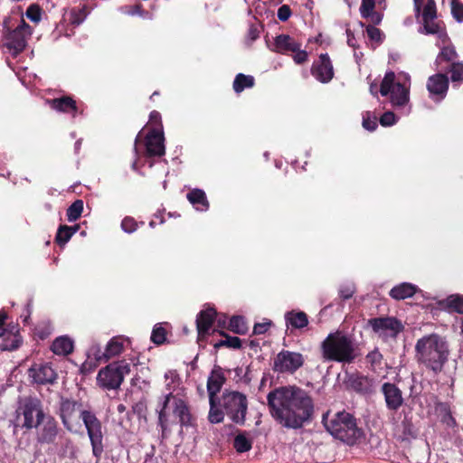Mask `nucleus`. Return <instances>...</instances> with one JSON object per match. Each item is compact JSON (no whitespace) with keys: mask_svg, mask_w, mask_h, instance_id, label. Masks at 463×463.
I'll return each instance as SVG.
<instances>
[{"mask_svg":"<svg viewBox=\"0 0 463 463\" xmlns=\"http://www.w3.org/2000/svg\"><path fill=\"white\" fill-rule=\"evenodd\" d=\"M52 351L58 355H68L73 351V342L68 336L57 337L52 342Z\"/></svg>","mask_w":463,"mask_h":463,"instance_id":"27","label":"nucleus"},{"mask_svg":"<svg viewBox=\"0 0 463 463\" xmlns=\"http://www.w3.org/2000/svg\"><path fill=\"white\" fill-rule=\"evenodd\" d=\"M447 307L459 314H463V296L461 295H451L447 300Z\"/></svg>","mask_w":463,"mask_h":463,"instance_id":"40","label":"nucleus"},{"mask_svg":"<svg viewBox=\"0 0 463 463\" xmlns=\"http://www.w3.org/2000/svg\"><path fill=\"white\" fill-rule=\"evenodd\" d=\"M46 414L42 401L36 396L29 395L18 399L15 409V420L18 427L25 430L37 429Z\"/></svg>","mask_w":463,"mask_h":463,"instance_id":"5","label":"nucleus"},{"mask_svg":"<svg viewBox=\"0 0 463 463\" xmlns=\"http://www.w3.org/2000/svg\"><path fill=\"white\" fill-rule=\"evenodd\" d=\"M322 357L325 361L352 363L355 357V345L351 337L341 332L329 334L321 343Z\"/></svg>","mask_w":463,"mask_h":463,"instance_id":"4","label":"nucleus"},{"mask_svg":"<svg viewBox=\"0 0 463 463\" xmlns=\"http://www.w3.org/2000/svg\"><path fill=\"white\" fill-rule=\"evenodd\" d=\"M229 329L238 335H245L248 331V326L244 317L234 316L230 319Z\"/></svg>","mask_w":463,"mask_h":463,"instance_id":"31","label":"nucleus"},{"mask_svg":"<svg viewBox=\"0 0 463 463\" xmlns=\"http://www.w3.org/2000/svg\"><path fill=\"white\" fill-rule=\"evenodd\" d=\"M347 44L354 49L357 48V41L354 37V33L350 30L346 29Z\"/></svg>","mask_w":463,"mask_h":463,"instance_id":"60","label":"nucleus"},{"mask_svg":"<svg viewBox=\"0 0 463 463\" xmlns=\"http://www.w3.org/2000/svg\"><path fill=\"white\" fill-rule=\"evenodd\" d=\"M233 447L237 452L243 453L249 451L251 449L252 443L244 434H238L234 438Z\"/></svg>","mask_w":463,"mask_h":463,"instance_id":"36","label":"nucleus"},{"mask_svg":"<svg viewBox=\"0 0 463 463\" xmlns=\"http://www.w3.org/2000/svg\"><path fill=\"white\" fill-rule=\"evenodd\" d=\"M26 17L33 23H39L42 18V8L36 5H30L25 12Z\"/></svg>","mask_w":463,"mask_h":463,"instance_id":"42","label":"nucleus"},{"mask_svg":"<svg viewBox=\"0 0 463 463\" xmlns=\"http://www.w3.org/2000/svg\"><path fill=\"white\" fill-rule=\"evenodd\" d=\"M409 89L401 82H396L392 92L389 94L393 106L403 107L409 101Z\"/></svg>","mask_w":463,"mask_h":463,"instance_id":"26","label":"nucleus"},{"mask_svg":"<svg viewBox=\"0 0 463 463\" xmlns=\"http://www.w3.org/2000/svg\"><path fill=\"white\" fill-rule=\"evenodd\" d=\"M254 84L253 76L238 73L233 80L232 88L236 93H241L247 88H252Z\"/></svg>","mask_w":463,"mask_h":463,"instance_id":"28","label":"nucleus"},{"mask_svg":"<svg viewBox=\"0 0 463 463\" xmlns=\"http://www.w3.org/2000/svg\"><path fill=\"white\" fill-rule=\"evenodd\" d=\"M291 14L292 12L290 7L287 5H283L278 9L277 15L280 21L285 22L288 20V18L291 16Z\"/></svg>","mask_w":463,"mask_h":463,"instance_id":"55","label":"nucleus"},{"mask_svg":"<svg viewBox=\"0 0 463 463\" xmlns=\"http://www.w3.org/2000/svg\"><path fill=\"white\" fill-rule=\"evenodd\" d=\"M173 410V414L179 419L181 426H189L192 423V415L187 403L172 393L165 396L162 407L158 411V424L162 430V438H167L169 434V420L166 414V408Z\"/></svg>","mask_w":463,"mask_h":463,"instance_id":"7","label":"nucleus"},{"mask_svg":"<svg viewBox=\"0 0 463 463\" xmlns=\"http://www.w3.org/2000/svg\"><path fill=\"white\" fill-rule=\"evenodd\" d=\"M224 382L225 377L220 368H214L207 381V391L209 393L210 403L213 404V399H214L216 393L220 392Z\"/></svg>","mask_w":463,"mask_h":463,"instance_id":"21","label":"nucleus"},{"mask_svg":"<svg viewBox=\"0 0 463 463\" xmlns=\"http://www.w3.org/2000/svg\"><path fill=\"white\" fill-rule=\"evenodd\" d=\"M437 17L436 5L434 0H428L422 12V20H435Z\"/></svg>","mask_w":463,"mask_h":463,"instance_id":"43","label":"nucleus"},{"mask_svg":"<svg viewBox=\"0 0 463 463\" xmlns=\"http://www.w3.org/2000/svg\"><path fill=\"white\" fill-rule=\"evenodd\" d=\"M367 325L375 334L383 338L396 337L404 329L402 323L393 317L371 318L367 321Z\"/></svg>","mask_w":463,"mask_h":463,"instance_id":"11","label":"nucleus"},{"mask_svg":"<svg viewBox=\"0 0 463 463\" xmlns=\"http://www.w3.org/2000/svg\"><path fill=\"white\" fill-rule=\"evenodd\" d=\"M80 418L87 430L92 449V454L97 458V461H99L104 451V428L102 422L94 412L88 410H82L80 411Z\"/></svg>","mask_w":463,"mask_h":463,"instance_id":"8","label":"nucleus"},{"mask_svg":"<svg viewBox=\"0 0 463 463\" xmlns=\"http://www.w3.org/2000/svg\"><path fill=\"white\" fill-rule=\"evenodd\" d=\"M445 422H447L448 425H450V422L451 423H454L455 420L453 419V417L451 416V414L449 412H448L447 416L444 417V420H443Z\"/></svg>","mask_w":463,"mask_h":463,"instance_id":"63","label":"nucleus"},{"mask_svg":"<svg viewBox=\"0 0 463 463\" xmlns=\"http://www.w3.org/2000/svg\"><path fill=\"white\" fill-rule=\"evenodd\" d=\"M166 337V331L161 324H156L151 334V341L156 345H162L165 343Z\"/></svg>","mask_w":463,"mask_h":463,"instance_id":"41","label":"nucleus"},{"mask_svg":"<svg viewBox=\"0 0 463 463\" xmlns=\"http://www.w3.org/2000/svg\"><path fill=\"white\" fill-rule=\"evenodd\" d=\"M293 53L292 57L297 64H303L307 61L308 55L305 50H301V48H299L298 51H296Z\"/></svg>","mask_w":463,"mask_h":463,"instance_id":"58","label":"nucleus"},{"mask_svg":"<svg viewBox=\"0 0 463 463\" xmlns=\"http://www.w3.org/2000/svg\"><path fill=\"white\" fill-rule=\"evenodd\" d=\"M391 289H411V290H413V289H420V288L411 283L403 282L399 285L393 286Z\"/></svg>","mask_w":463,"mask_h":463,"instance_id":"61","label":"nucleus"},{"mask_svg":"<svg viewBox=\"0 0 463 463\" xmlns=\"http://www.w3.org/2000/svg\"><path fill=\"white\" fill-rule=\"evenodd\" d=\"M439 30V24L434 20H423V28L420 32L425 34H436Z\"/></svg>","mask_w":463,"mask_h":463,"instance_id":"44","label":"nucleus"},{"mask_svg":"<svg viewBox=\"0 0 463 463\" xmlns=\"http://www.w3.org/2000/svg\"><path fill=\"white\" fill-rule=\"evenodd\" d=\"M402 428H403V435H404V439H409V438H415L416 437V430L413 427V424L409 421V420H403L402 423Z\"/></svg>","mask_w":463,"mask_h":463,"instance_id":"53","label":"nucleus"},{"mask_svg":"<svg viewBox=\"0 0 463 463\" xmlns=\"http://www.w3.org/2000/svg\"><path fill=\"white\" fill-rule=\"evenodd\" d=\"M380 124L383 127H391L396 122V117L395 114L392 111L384 112L380 119Z\"/></svg>","mask_w":463,"mask_h":463,"instance_id":"52","label":"nucleus"},{"mask_svg":"<svg viewBox=\"0 0 463 463\" xmlns=\"http://www.w3.org/2000/svg\"><path fill=\"white\" fill-rule=\"evenodd\" d=\"M124 345L123 340L119 336L113 337L107 345L104 356L106 360H109L116 355L120 354L123 352Z\"/></svg>","mask_w":463,"mask_h":463,"instance_id":"29","label":"nucleus"},{"mask_svg":"<svg viewBox=\"0 0 463 463\" xmlns=\"http://www.w3.org/2000/svg\"><path fill=\"white\" fill-rule=\"evenodd\" d=\"M121 228L128 233L134 232L137 228V222L133 217L127 216L121 222Z\"/></svg>","mask_w":463,"mask_h":463,"instance_id":"49","label":"nucleus"},{"mask_svg":"<svg viewBox=\"0 0 463 463\" xmlns=\"http://www.w3.org/2000/svg\"><path fill=\"white\" fill-rule=\"evenodd\" d=\"M149 122L155 126L153 128L163 129L161 115L158 111L153 110L150 112Z\"/></svg>","mask_w":463,"mask_h":463,"instance_id":"56","label":"nucleus"},{"mask_svg":"<svg viewBox=\"0 0 463 463\" xmlns=\"http://www.w3.org/2000/svg\"><path fill=\"white\" fill-rule=\"evenodd\" d=\"M456 55L455 50L449 47H443L439 52V57L446 61H451Z\"/></svg>","mask_w":463,"mask_h":463,"instance_id":"59","label":"nucleus"},{"mask_svg":"<svg viewBox=\"0 0 463 463\" xmlns=\"http://www.w3.org/2000/svg\"><path fill=\"white\" fill-rule=\"evenodd\" d=\"M29 376L37 384L53 383L57 378L54 370L49 364H35L29 369Z\"/></svg>","mask_w":463,"mask_h":463,"instance_id":"18","label":"nucleus"},{"mask_svg":"<svg viewBox=\"0 0 463 463\" xmlns=\"http://www.w3.org/2000/svg\"><path fill=\"white\" fill-rule=\"evenodd\" d=\"M415 352L417 361L434 374L443 371L450 354L446 338L435 333L418 339L415 345Z\"/></svg>","mask_w":463,"mask_h":463,"instance_id":"2","label":"nucleus"},{"mask_svg":"<svg viewBox=\"0 0 463 463\" xmlns=\"http://www.w3.org/2000/svg\"><path fill=\"white\" fill-rule=\"evenodd\" d=\"M36 430L38 442L50 444L58 435V423L52 416L46 414Z\"/></svg>","mask_w":463,"mask_h":463,"instance_id":"16","label":"nucleus"},{"mask_svg":"<svg viewBox=\"0 0 463 463\" xmlns=\"http://www.w3.org/2000/svg\"><path fill=\"white\" fill-rule=\"evenodd\" d=\"M377 118L375 116H371L370 112H366L363 116V127L369 130L373 131L377 128Z\"/></svg>","mask_w":463,"mask_h":463,"instance_id":"47","label":"nucleus"},{"mask_svg":"<svg viewBox=\"0 0 463 463\" xmlns=\"http://www.w3.org/2000/svg\"><path fill=\"white\" fill-rule=\"evenodd\" d=\"M375 0H362L360 13L363 17H367L374 11Z\"/></svg>","mask_w":463,"mask_h":463,"instance_id":"50","label":"nucleus"},{"mask_svg":"<svg viewBox=\"0 0 463 463\" xmlns=\"http://www.w3.org/2000/svg\"><path fill=\"white\" fill-rule=\"evenodd\" d=\"M83 212V201L78 199L74 201L67 209L66 216L70 222L77 221Z\"/></svg>","mask_w":463,"mask_h":463,"instance_id":"32","label":"nucleus"},{"mask_svg":"<svg viewBox=\"0 0 463 463\" xmlns=\"http://www.w3.org/2000/svg\"><path fill=\"white\" fill-rule=\"evenodd\" d=\"M129 373L130 364L125 360L114 362L99 370L97 383L105 390H118Z\"/></svg>","mask_w":463,"mask_h":463,"instance_id":"9","label":"nucleus"},{"mask_svg":"<svg viewBox=\"0 0 463 463\" xmlns=\"http://www.w3.org/2000/svg\"><path fill=\"white\" fill-rule=\"evenodd\" d=\"M381 392L389 410L396 411L400 409L403 403L402 392L394 383H384L382 385Z\"/></svg>","mask_w":463,"mask_h":463,"instance_id":"17","label":"nucleus"},{"mask_svg":"<svg viewBox=\"0 0 463 463\" xmlns=\"http://www.w3.org/2000/svg\"><path fill=\"white\" fill-rule=\"evenodd\" d=\"M272 326V321L267 318H264L262 322L256 323L253 327V333L255 335H262L266 333L270 326Z\"/></svg>","mask_w":463,"mask_h":463,"instance_id":"51","label":"nucleus"},{"mask_svg":"<svg viewBox=\"0 0 463 463\" xmlns=\"http://www.w3.org/2000/svg\"><path fill=\"white\" fill-rule=\"evenodd\" d=\"M186 198L197 211L205 212L209 209V201L207 199L205 192L202 189H192L186 194Z\"/></svg>","mask_w":463,"mask_h":463,"instance_id":"23","label":"nucleus"},{"mask_svg":"<svg viewBox=\"0 0 463 463\" xmlns=\"http://www.w3.org/2000/svg\"><path fill=\"white\" fill-rule=\"evenodd\" d=\"M285 320L287 326L294 329H302L308 325L307 315L303 311L291 310L287 312Z\"/></svg>","mask_w":463,"mask_h":463,"instance_id":"25","label":"nucleus"},{"mask_svg":"<svg viewBox=\"0 0 463 463\" xmlns=\"http://www.w3.org/2000/svg\"><path fill=\"white\" fill-rule=\"evenodd\" d=\"M221 404L229 418L237 424H244L248 410V401L245 394L236 391H225L221 399Z\"/></svg>","mask_w":463,"mask_h":463,"instance_id":"10","label":"nucleus"},{"mask_svg":"<svg viewBox=\"0 0 463 463\" xmlns=\"http://www.w3.org/2000/svg\"><path fill=\"white\" fill-rule=\"evenodd\" d=\"M89 14L88 6L81 5L77 7L71 8L70 11V23L74 26H79Z\"/></svg>","mask_w":463,"mask_h":463,"instance_id":"30","label":"nucleus"},{"mask_svg":"<svg viewBox=\"0 0 463 463\" xmlns=\"http://www.w3.org/2000/svg\"><path fill=\"white\" fill-rule=\"evenodd\" d=\"M366 19H369V21L373 24H378L381 23L382 21V16L379 13L375 12V11H373L369 16L365 17Z\"/></svg>","mask_w":463,"mask_h":463,"instance_id":"62","label":"nucleus"},{"mask_svg":"<svg viewBox=\"0 0 463 463\" xmlns=\"http://www.w3.org/2000/svg\"><path fill=\"white\" fill-rule=\"evenodd\" d=\"M394 80L395 73L393 71H387L380 85V93L382 96L385 97L392 92L394 85L396 84Z\"/></svg>","mask_w":463,"mask_h":463,"instance_id":"33","label":"nucleus"},{"mask_svg":"<svg viewBox=\"0 0 463 463\" xmlns=\"http://www.w3.org/2000/svg\"><path fill=\"white\" fill-rule=\"evenodd\" d=\"M449 87V80L444 73L433 74L427 80L426 88L430 98L435 102H440L446 98Z\"/></svg>","mask_w":463,"mask_h":463,"instance_id":"13","label":"nucleus"},{"mask_svg":"<svg viewBox=\"0 0 463 463\" xmlns=\"http://www.w3.org/2000/svg\"><path fill=\"white\" fill-rule=\"evenodd\" d=\"M22 342L21 336L7 329H3L0 333V350L13 351L19 347Z\"/></svg>","mask_w":463,"mask_h":463,"instance_id":"24","label":"nucleus"},{"mask_svg":"<svg viewBox=\"0 0 463 463\" xmlns=\"http://www.w3.org/2000/svg\"><path fill=\"white\" fill-rule=\"evenodd\" d=\"M225 336V339L219 341L214 345L215 348L221 346H226L233 349H240L241 347V340L238 336H231L224 333H222Z\"/></svg>","mask_w":463,"mask_h":463,"instance_id":"38","label":"nucleus"},{"mask_svg":"<svg viewBox=\"0 0 463 463\" xmlns=\"http://www.w3.org/2000/svg\"><path fill=\"white\" fill-rule=\"evenodd\" d=\"M72 237L71 229L68 225H60L55 236V242L62 247L64 246Z\"/></svg>","mask_w":463,"mask_h":463,"instance_id":"37","label":"nucleus"},{"mask_svg":"<svg viewBox=\"0 0 463 463\" xmlns=\"http://www.w3.org/2000/svg\"><path fill=\"white\" fill-rule=\"evenodd\" d=\"M270 415L287 429H300L308 422L314 413V403L310 395L297 386H283L274 389L267 395Z\"/></svg>","mask_w":463,"mask_h":463,"instance_id":"1","label":"nucleus"},{"mask_svg":"<svg viewBox=\"0 0 463 463\" xmlns=\"http://www.w3.org/2000/svg\"><path fill=\"white\" fill-rule=\"evenodd\" d=\"M311 74L321 83H328L334 78V67L327 53H321L311 66Z\"/></svg>","mask_w":463,"mask_h":463,"instance_id":"15","label":"nucleus"},{"mask_svg":"<svg viewBox=\"0 0 463 463\" xmlns=\"http://www.w3.org/2000/svg\"><path fill=\"white\" fill-rule=\"evenodd\" d=\"M260 34V29L256 24H251L248 30L247 33V40L251 43L252 42L256 41Z\"/></svg>","mask_w":463,"mask_h":463,"instance_id":"57","label":"nucleus"},{"mask_svg":"<svg viewBox=\"0 0 463 463\" xmlns=\"http://www.w3.org/2000/svg\"><path fill=\"white\" fill-rule=\"evenodd\" d=\"M351 387L359 392H366L369 390V382L366 377L352 375L349 378Z\"/></svg>","mask_w":463,"mask_h":463,"instance_id":"35","label":"nucleus"},{"mask_svg":"<svg viewBox=\"0 0 463 463\" xmlns=\"http://www.w3.org/2000/svg\"><path fill=\"white\" fill-rule=\"evenodd\" d=\"M418 291H389L390 296L396 300L411 298Z\"/></svg>","mask_w":463,"mask_h":463,"instance_id":"54","label":"nucleus"},{"mask_svg":"<svg viewBox=\"0 0 463 463\" xmlns=\"http://www.w3.org/2000/svg\"><path fill=\"white\" fill-rule=\"evenodd\" d=\"M216 312L213 308H208L200 312L196 319V327L200 336L208 333L213 326Z\"/></svg>","mask_w":463,"mask_h":463,"instance_id":"22","label":"nucleus"},{"mask_svg":"<svg viewBox=\"0 0 463 463\" xmlns=\"http://www.w3.org/2000/svg\"><path fill=\"white\" fill-rule=\"evenodd\" d=\"M210 405H211V408H210L209 416H208L210 422H212V423L222 422L223 420V412L221 410L215 408L214 399H213V404L210 403Z\"/></svg>","mask_w":463,"mask_h":463,"instance_id":"45","label":"nucleus"},{"mask_svg":"<svg viewBox=\"0 0 463 463\" xmlns=\"http://www.w3.org/2000/svg\"><path fill=\"white\" fill-rule=\"evenodd\" d=\"M301 46L302 44L290 35L282 33L275 37L273 51L281 54H288L289 52L293 53L298 51Z\"/></svg>","mask_w":463,"mask_h":463,"instance_id":"20","label":"nucleus"},{"mask_svg":"<svg viewBox=\"0 0 463 463\" xmlns=\"http://www.w3.org/2000/svg\"><path fill=\"white\" fill-rule=\"evenodd\" d=\"M366 33L371 41H373L377 43H381L383 42V33L380 29L375 26L369 24L366 26Z\"/></svg>","mask_w":463,"mask_h":463,"instance_id":"46","label":"nucleus"},{"mask_svg":"<svg viewBox=\"0 0 463 463\" xmlns=\"http://www.w3.org/2000/svg\"><path fill=\"white\" fill-rule=\"evenodd\" d=\"M322 423L335 439L345 445L352 447L361 443L364 439V432L357 426L356 419L345 411L333 415L329 412L325 413Z\"/></svg>","mask_w":463,"mask_h":463,"instance_id":"3","label":"nucleus"},{"mask_svg":"<svg viewBox=\"0 0 463 463\" xmlns=\"http://www.w3.org/2000/svg\"><path fill=\"white\" fill-rule=\"evenodd\" d=\"M304 364V357L300 353L282 350L275 360L273 369L279 373H294Z\"/></svg>","mask_w":463,"mask_h":463,"instance_id":"12","label":"nucleus"},{"mask_svg":"<svg viewBox=\"0 0 463 463\" xmlns=\"http://www.w3.org/2000/svg\"><path fill=\"white\" fill-rule=\"evenodd\" d=\"M11 21L7 17L3 22V47L8 50L13 58H16L27 47V42L33 34V28L24 20L21 19L20 24L11 29L8 25Z\"/></svg>","mask_w":463,"mask_h":463,"instance_id":"6","label":"nucleus"},{"mask_svg":"<svg viewBox=\"0 0 463 463\" xmlns=\"http://www.w3.org/2000/svg\"><path fill=\"white\" fill-rule=\"evenodd\" d=\"M146 156L148 157L162 156L165 154L163 129L151 128L145 137Z\"/></svg>","mask_w":463,"mask_h":463,"instance_id":"14","label":"nucleus"},{"mask_svg":"<svg viewBox=\"0 0 463 463\" xmlns=\"http://www.w3.org/2000/svg\"><path fill=\"white\" fill-rule=\"evenodd\" d=\"M451 13L458 22L463 21V4L458 0H451Z\"/></svg>","mask_w":463,"mask_h":463,"instance_id":"48","label":"nucleus"},{"mask_svg":"<svg viewBox=\"0 0 463 463\" xmlns=\"http://www.w3.org/2000/svg\"><path fill=\"white\" fill-rule=\"evenodd\" d=\"M46 102L52 109L58 112L71 114L73 118L79 112L76 100H74L71 96H62L61 98L47 99Z\"/></svg>","mask_w":463,"mask_h":463,"instance_id":"19","label":"nucleus"},{"mask_svg":"<svg viewBox=\"0 0 463 463\" xmlns=\"http://www.w3.org/2000/svg\"><path fill=\"white\" fill-rule=\"evenodd\" d=\"M449 72L450 73V80L453 86L456 87L457 83L463 80V62H452L449 68Z\"/></svg>","mask_w":463,"mask_h":463,"instance_id":"34","label":"nucleus"},{"mask_svg":"<svg viewBox=\"0 0 463 463\" xmlns=\"http://www.w3.org/2000/svg\"><path fill=\"white\" fill-rule=\"evenodd\" d=\"M69 228L71 229V235H73L74 233H76L79 231L80 225L79 224H75L73 226H69Z\"/></svg>","mask_w":463,"mask_h":463,"instance_id":"64","label":"nucleus"},{"mask_svg":"<svg viewBox=\"0 0 463 463\" xmlns=\"http://www.w3.org/2000/svg\"><path fill=\"white\" fill-rule=\"evenodd\" d=\"M76 402L66 400L63 401L61 404V418L63 424L67 425V420L71 417L72 413L75 411Z\"/></svg>","mask_w":463,"mask_h":463,"instance_id":"39","label":"nucleus"}]
</instances>
